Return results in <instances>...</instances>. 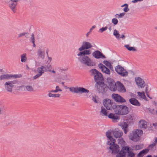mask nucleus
Masks as SVG:
<instances>
[{"mask_svg":"<svg viewBox=\"0 0 157 157\" xmlns=\"http://www.w3.org/2000/svg\"><path fill=\"white\" fill-rule=\"evenodd\" d=\"M108 29L107 27L106 26L105 27H102L101 29H100L99 30V31L101 33H102L104 31Z\"/></svg>","mask_w":157,"mask_h":157,"instance_id":"obj_48","label":"nucleus"},{"mask_svg":"<svg viewBox=\"0 0 157 157\" xmlns=\"http://www.w3.org/2000/svg\"><path fill=\"white\" fill-rule=\"evenodd\" d=\"M113 34L117 38H118V31L116 29H115L114 31Z\"/></svg>","mask_w":157,"mask_h":157,"instance_id":"obj_51","label":"nucleus"},{"mask_svg":"<svg viewBox=\"0 0 157 157\" xmlns=\"http://www.w3.org/2000/svg\"><path fill=\"white\" fill-rule=\"evenodd\" d=\"M93 46L90 43L85 41H83L81 47L79 48L78 50L80 51H82L85 49H88L92 47Z\"/></svg>","mask_w":157,"mask_h":157,"instance_id":"obj_12","label":"nucleus"},{"mask_svg":"<svg viewBox=\"0 0 157 157\" xmlns=\"http://www.w3.org/2000/svg\"><path fill=\"white\" fill-rule=\"evenodd\" d=\"M23 36H25L26 38L29 37V33L28 32H24L20 33L18 35L19 38Z\"/></svg>","mask_w":157,"mask_h":157,"instance_id":"obj_30","label":"nucleus"},{"mask_svg":"<svg viewBox=\"0 0 157 157\" xmlns=\"http://www.w3.org/2000/svg\"><path fill=\"white\" fill-rule=\"evenodd\" d=\"M101 110L100 112V114L103 115L104 116H107V113L106 110L103 107H101Z\"/></svg>","mask_w":157,"mask_h":157,"instance_id":"obj_27","label":"nucleus"},{"mask_svg":"<svg viewBox=\"0 0 157 157\" xmlns=\"http://www.w3.org/2000/svg\"><path fill=\"white\" fill-rule=\"evenodd\" d=\"M127 152L128 153V155L130 157H133L135 156V154L132 151H128Z\"/></svg>","mask_w":157,"mask_h":157,"instance_id":"obj_47","label":"nucleus"},{"mask_svg":"<svg viewBox=\"0 0 157 157\" xmlns=\"http://www.w3.org/2000/svg\"><path fill=\"white\" fill-rule=\"evenodd\" d=\"M105 82L108 89H109L111 91H115L117 90V87L116 84H118V81L116 83L112 78L108 77L107 78Z\"/></svg>","mask_w":157,"mask_h":157,"instance_id":"obj_5","label":"nucleus"},{"mask_svg":"<svg viewBox=\"0 0 157 157\" xmlns=\"http://www.w3.org/2000/svg\"><path fill=\"white\" fill-rule=\"evenodd\" d=\"M31 40L33 44V47H35L36 46V44L35 43V37H34V35L33 33H32L31 35Z\"/></svg>","mask_w":157,"mask_h":157,"instance_id":"obj_36","label":"nucleus"},{"mask_svg":"<svg viewBox=\"0 0 157 157\" xmlns=\"http://www.w3.org/2000/svg\"><path fill=\"white\" fill-rule=\"evenodd\" d=\"M118 115H125L128 112V108L124 105H118Z\"/></svg>","mask_w":157,"mask_h":157,"instance_id":"obj_10","label":"nucleus"},{"mask_svg":"<svg viewBox=\"0 0 157 157\" xmlns=\"http://www.w3.org/2000/svg\"><path fill=\"white\" fill-rule=\"evenodd\" d=\"M96 27V26L94 25V26H92V27L90 29V31H89L86 34V37H88V36H89V34L90 33L92 32V31L93 29H94L95 28V27Z\"/></svg>","mask_w":157,"mask_h":157,"instance_id":"obj_46","label":"nucleus"},{"mask_svg":"<svg viewBox=\"0 0 157 157\" xmlns=\"http://www.w3.org/2000/svg\"><path fill=\"white\" fill-rule=\"evenodd\" d=\"M139 127L141 128L146 129L147 127V122L143 120H141L139 121Z\"/></svg>","mask_w":157,"mask_h":157,"instance_id":"obj_22","label":"nucleus"},{"mask_svg":"<svg viewBox=\"0 0 157 157\" xmlns=\"http://www.w3.org/2000/svg\"><path fill=\"white\" fill-rule=\"evenodd\" d=\"M98 67L103 73L108 75L110 74V70L102 63H100L98 64Z\"/></svg>","mask_w":157,"mask_h":157,"instance_id":"obj_17","label":"nucleus"},{"mask_svg":"<svg viewBox=\"0 0 157 157\" xmlns=\"http://www.w3.org/2000/svg\"><path fill=\"white\" fill-rule=\"evenodd\" d=\"M133 119V117L131 115H128V116H127L125 120L128 123H130L132 122Z\"/></svg>","mask_w":157,"mask_h":157,"instance_id":"obj_29","label":"nucleus"},{"mask_svg":"<svg viewBox=\"0 0 157 157\" xmlns=\"http://www.w3.org/2000/svg\"><path fill=\"white\" fill-rule=\"evenodd\" d=\"M143 155L142 153L141 152H140L138 155L137 157H142Z\"/></svg>","mask_w":157,"mask_h":157,"instance_id":"obj_60","label":"nucleus"},{"mask_svg":"<svg viewBox=\"0 0 157 157\" xmlns=\"http://www.w3.org/2000/svg\"><path fill=\"white\" fill-rule=\"evenodd\" d=\"M108 117L109 118L112 119L113 122H117L118 116H115V114L110 113L108 115Z\"/></svg>","mask_w":157,"mask_h":157,"instance_id":"obj_23","label":"nucleus"},{"mask_svg":"<svg viewBox=\"0 0 157 157\" xmlns=\"http://www.w3.org/2000/svg\"><path fill=\"white\" fill-rule=\"evenodd\" d=\"M89 73L90 76L93 77L96 83L98 81L104 80L102 74L96 69H92L90 70Z\"/></svg>","mask_w":157,"mask_h":157,"instance_id":"obj_2","label":"nucleus"},{"mask_svg":"<svg viewBox=\"0 0 157 157\" xmlns=\"http://www.w3.org/2000/svg\"><path fill=\"white\" fill-rule=\"evenodd\" d=\"M92 100L95 103H98V102L97 100H96V98L94 97H93Z\"/></svg>","mask_w":157,"mask_h":157,"instance_id":"obj_61","label":"nucleus"},{"mask_svg":"<svg viewBox=\"0 0 157 157\" xmlns=\"http://www.w3.org/2000/svg\"><path fill=\"white\" fill-rule=\"evenodd\" d=\"M56 88L58 90H59V91H62V90L58 86H56Z\"/></svg>","mask_w":157,"mask_h":157,"instance_id":"obj_63","label":"nucleus"},{"mask_svg":"<svg viewBox=\"0 0 157 157\" xmlns=\"http://www.w3.org/2000/svg\"><path fill=\"white\" fill-rule=\"evenodd\" d=\"M92 56L95 58L97 59L105 58V55L98 50H96L93 52Z\"/></svg>","mask_w":157,"mask_h":157,"instance_id":"obj_16","label":"nucleus"},{"mask_svg":"<svg viewBox=\"0 0 157 157\" xmlns=\"http://www.w3.org/2000/svg\"><path fill=\"white\" fill-rule=\"evenodd\" d=\"M122 149L126 151L127 152L130 150V147L128 146H123L122 147Z\"/></svg>","mask_w":157,"mask_h":157,"instance_id":"obj_45","label":"nucleus"},{"mask_svg":"<svg viewBox=\"0 0 157 157\" xmlns=\"http://www.w3.org/2000/svg\"><path fill=\"white\" fill-rule=\"evenodd\" d=\"M44 70L45 71H48L50 72L51 71V70H50V67H51V66L49 64L47 66H44Z\"/></svg>","mask_w":157,"mask_h":157,"instance_id":"obj_40","label":"nucleus"},{"mask_svg":"<svg viewBox=\"0 0 157 157\" xmlns=\"http://www.w3.org/2000/svg\"><path fill=\"white\" fill-rule=\"evenodd\" d=\"M133 148L134 150H137L141 149L142 147L140 145H136L134 146Z\"/></svg>","mask_w":157,"mask_h":157,"instance_id":"obj_42","label":"nucleus"},{"mask_svg":"<svg viewBox=\"0 0 157 157\" xmlns=\"http://www.w3.org/2000/svg\"><path fill=\"white\" fill-rule=\"evenodd\" d=\"M86 54L85 50L82 51H80L77 54V56H79V57H82L84 56H86Z\"/></svg>","mask_w":157,"mask_h":157,"instance_id":"obj_34","label":"nucleus"},{"mask_svg":"<svg viewBox=\"0 0 157 157\" xmlns=\"http://www.w3.org/2000/svg\"><path fill=\"white\" fill-rule=\"evenodd\" d=\"M122 7L125 6L124 8L123 9V11L124 12H128L129 10V9L128 8V5L127 4H125L121 6Z\"/></svg>","mask_w":157,"mask_h":157,"instance_id":"obj_35","label":"nucleus"},{"mask_svg":"<svg viewBox=\"0 0 157 157\" xmlns=\"http://www.w3.org/2000/svg\"><path fill=\"white\" fill-rule=\"evenodd\" d=\"M26 90L30 92H33L34 89L33 87L30 85H27L25 86Z\"/></svg>","mask_w":157,"mask_h":157,"instance_id":"obj_31","label":"nucleus"},{"mask_svg":"<svg viewBox=\"0 0 157 157\" xmlns=\"http://www.w3.org/2000/svg\"><path fill=\"white\" fill-rule=\"evenodd\" d=\"M95 87L96 90L99 93H104L107 92L108 90L107 86L105 83L104 80L98 81L96 83Z\"/></svg>","mask_w":157,"mask_h":157,"instance_id":"obj_4","label":"nucleus"},{"mask_svg":"<svg viewBox=\"0 0 157 157\" xmlns=\"http://www.w3.org/2000/svg\"><path fill=\"white\" fill-rule=\"evenodd\" d=\"M118 63V75L122 77H126L128 75V73L124 67Z\"/></svg>","mask_w":157,"mask_h":157,"instance_id":"obj_11","label":"nucleus"},{"mask_svg":"<svg viewBox=\"0 0 157 157\" xmlns=\"http://www.w3.org/2000/svg\"><path fill=\"white\" fill-rule=\"evenodd\" d=\"M137 94L140 99H144L145 101H148V100L145 96V92L144 91L142 92H137Z\"/></svg>","mask_w":157,"mask_h":157,"instance_id":"obj_21","label":"nucleus"},{"mask_svg":"<svg viewBox=\"0 0 157 157\" xmlns=\"http://www.w3.org/2000/svg\"><path fill=\"white\" fill-rule=\"evenodd\" d=\"M125 142L122 138H118V145L120 144L121 147L124 146L125 145ZM119 148V145H118V148Z\"/></svg>","mask_w":157,"mask_h":157,"instance_id":"obj_28","label":"nucleus"},{"mask_svg":"<svg viewBox=\"0 0 157 157\" xmlns=\"http://www.w3.org/2000/svg\"><path fill=\"white\" fill-rule=\"evenodd\" d=\"M86 55H90L91 53V51L90 50H88L87 49L85 50Z\"/></svg>","mask_w":157,"mask_h":157,"instance_id":"obj_53","label":"nucleus"},{"mask_svg":"<svg viewBox=\"0 0 157 157\" xmlns=\"http://www.w3.org/2000/svg\"><path fill=\"white\" fill-rule=\"evenodd\" d=\"M125 14V12H123L122 13H121L119 14V15H118V17H119L121 18L123 16H124Z\"/></svg>","mask_w":157,"mask_h":157,"instance_id":"obj_57","label":"nucleus"},{"mask_svg":"<svg viewBox=\"0 0 157 157\" xmlns=\"http://www.w3.org/2000/svg\"><path fill=\"white\" fill-rule=\"evenodd\" d=\"M125 34L124 33L121 35H120L118 33V40H124L125 38Z\"/></svg>","mask_w":157,"mask_h":157,"instance_id":"obj_38","label":"nucleus"},{"mask_svg":"<svg viewBox=\"0 0 157 157\" xmlns=\"http://www.w3.org/2000/svg\"><path fill=\"white\" fill-rule=\"evenodd\" d=\"M147 88H146L145 90V93H146L147 97H148L149 98H150L151 99H152V98L151 97H150L149 95V94L148 93V92H147Z\"/></svg>","mask_w":157,"mask_h":157,"instance_id":"obj_55","label":"nucleus"},{"mask_svg":"<svg viewBox=\"0 0 157 157\" xmlns=\"http://www.w3.org/2000/svg\"><path fill=\"white\" fill-rule=\"evenodd\" d=\"M5 121L6 124L8 125L12 123L13 120L12 117H7L6 118Z\"/></svg>","mask_w":157,"mask_h":157,"instance_id":"obj_25","label":"nucleus"},{"mask_svg":"<svg viewBox=\"0 0 157 157\" xmlns=\"http://www.w3.org/2000/svg\"><path fill=\"white\" fill-rule=\"evenodd\" d=\"M126 100L121 96L118 95V102H125Z\"/></svg>","mask_w":157,"mask_h":157,"instance_id":"obj_39","label":"nucleus"},{"mask_svg":"<svg viewBox=\"0 0 157 157\" xmlns=\"http://www.w3.org/2000/svg\"><path fill=\"white\" fill-rule=\"evenodd\" d=\"M118 92L123 93H125L126 92V89L125 86L120 81H118Z\"/></svg>","mask_w":157,"mask_h":157,"instance_id":"obj_19","label":"nucleus"},{"mask_svg":"<svg viewBox=\"0 0 157 157\" xmlns=\"http://www.w3.org/2000/svg\"><path fill=\"white\" fill-rule=\"evenodd\" d=\"M143 0H132V2L133 3H135L138 2H141L143 1Z\"/></svg>","mask_w":157,"mask_h":157,"instance_id":"obj_59","label":"nucleus"},{"mask_svg":"<svg viewBox=\"0 0 157 157\" xmlns=\"http://www.w3.org/2000/svg\"><path fill=\"white\" fill-rule=\"evenodd\" d=\"M123 134V133L121 131H118V138H121Z\"/></svg>","mask_w":157,"mask_h":157,"instance_id":"obj_54","label":"nucleus"},{"mask_svg":"<svg viewBox=\"0 0 157 157\" xmlns=\"http://www.w3.org/2000/svg\"><path fill=\"white\" fill-rule=\"evenodd\" d=\"M103 63L106 65L107 67L111 66V64L109 61L106 60H104L103 62Z\"/></svg>","mask_w":157,"mask_h":157,"instance_id":"obj_44","label":"nucleus"},{"mask_svg":"<svg viewBox=\"0 0 157 157\" xmlns=\"http://www.w3.org/2000/svg\"><path fill=\"white\" fill-rule=\"evenodd\" d=\"M59 90H58L56 89V90H52L50 91V93H57L58 91H59Z\"/></svg>","mask_w":157,"mask_h":157,"instance_id":"obj_56","label":"nucleus"},{"mask_svg":"<svg viewBox=\"0 0 157 157\" xmlns=\"http://www.w3.org/2000/svg\"><path fill=\"white\" fill-rule=\"evenodd\" d=\"M107 137L106 144L109 147H107V149L109 150V152H111L112 156L118 157V144H116L115 138H118V129L108 130L105 133Z\"/></svg>","mask_w":157,"mask_h":157,"instance_id":"obj_1","label":"nucleus"},{"mask_svg":"<svg viewBox=\"0 0 157 157\" xmlns=\"http://www.w3.org/2000/svg\"><path fill=\"white\" fill-rule=\"evenodd\" d=\"M143 131L141 130L136 129L132 131L129 135V139L134 142H137L140 140V137L142 134Z\"/></svg>","mask_w":157,"mask_h":157,"instance_id":"obj_3","label":"nucleus"},{"mask_svg":"<svg viewBox=\"0 0 157 157\" xmlns=\"http://www.w3.org/2000/svg\"><path fill=\"white\" fill-rule=\"evenodd\" d=\"M18 77L19 76L17 75L3 74L0 76V81L3 80H8L12 78H16Z\"/></svg>","mask_w":157,"mask_h":157,"instance_id":"obj_14","label":"nucleus"},{"mask_svg":"<svg viewBox=\"0 0 157 157\" xmlns=\"http://www.w3.org/2000/svg\"><path fill=\"white\" fill-rule=\"evenodd\" d=\"M17 82V81L16 80L6 82L4 84L5 89L8 92H12L13 91L12 88L14 86V85L16 84Z\"/></svg>","mask_w":157,"mask_h":157,"instance_id":"obj_9","label":"nucleus"},{"mask_svg":"<svg viewBox=\"0 0 157 157\" xmlns=\"http://www.w3.org/2000/svg\"><path fill=\"white\" fill-rule=\"evenodd\" d=\"M153 143L155 144V146L157 144V138H155V140L153 142Z\"/></svg>","mask_w":157,"mask_h":157,"instance_id":"obj_62","label":"nucleus"},{"mask_svg":"<svg viewBox=\"0 0 157 157\" xmlns=\"http://www.w3.org/2000/svg\"><path fill=\"white\" fill-rule=\"evenodd\" d=\"M118 151V157H125V153L124 151H121L119 153Z\"/></svg>","mask_w":157,"mask_h":157,"instance_id":"obj_37","label":"nucleus"},{"mask_svg":"<svg viewBox=\"0 0 157 157\" xmlns=\"http://www.w3.org/2000/svg\"><path fill=\"white\" fill-rule=\"evenodd\" d=\"M37 54L38 58L43 59L45 57V52L42 51L41 48H39L37 51Z\"/></svg>","mask_w":157,"mask_h":157,"instance_id":"obj_20","label":"nucleus"},{"mask_svg":"<svg viewBox=\"0 0 157 157\" xmlns=\"http://www.w3.org/2000/svg\"><path fill=\"white\" fill-rule=\"evenodd\" d=\"M119 125L121 126L122 128L124 130V133L125 134H126L128 132V131L126 129L128 126L126 122H123L120 123L119 124Z\"/></svg>","mask_w":157,"mask_h":157,"instance_id":"obj_24","label":"nucleus"},{"mask_svg":"<svg viewBox=\"0 0 157 157\" xmlns=\"http://www.w3.org/2000/svg\"><path fill=\"white\" fill-rule=\"evenodd\" d=\"M103 104L104 106L108 110H114L117 107L116 104L109 99H105L103 102Z\"/></svg>","mask_w":157,"mask_h":157,"instance_id":"obj_8","label":"nucleus"},{"mask_svg":"<svg viewBox=\"0 0 157 157\" xmlns=\"http://www.w3.org/2000/svg\"><path fill=\"white\" fill-rule=\"evenodd\" d=\"M67 88L71 92L76 94H82L83 93H88L89 92V91L88 90L82 87H67Z\"/></svg>","mask_w":157,"mask_h":157,"instance_id":"obj_7","label":"nucleus"},{"mask_svg":"<svg viewBox=\"0 0 157 157\" xmlns=\"http://www.w3.org/2000/svg\"><path fill=\"white\" fill-rule=\"evenodd\" d=\"M130 103L135 106H140V103L138 100L134 98H132L129 100Z\"/></svg>","mask_w":157,"mask_h":157,"instance_id":"obj_18","label":"nucleus"},{"mask_svg":"<svg viewBox=\"0 0 157 157\" xmlns=\"http://www.w3.org/2000/svg\"><path fill=\"white\" fill-rule=\"evenodd\" d=\"M44 68V66H42L40 67H38L36 71L38 74L33 77V78L34 79H35L38 78L42 75L45 72Z\"/></svg>","mask_w":157,"mask_h":157,"instance_id":"obj_15","label":"nucleus"},{"mask_svg":"<svg viewBox=\"0 0 157 157\" xmlns=\"http://www.w3.org/2000/svg\"><path fill=\"white\" fill-rule=\"evenodd\" d=\"M48 96L50 97L59 98L60 96V94H53L49 93L48 94Z\"/></svg>","mask_w":157,"mask_h":157,"instance_id":"obj_33","label":"nucleus"},{"mask_svg":"<svg viewBox=\"0 0 157 157\" xmlns=\"http://www.w3.org/2000/svg\"><path fill=\"white\" fill-rule=\"evenodd\" d=\"M5 109L3 106H0V115L4 112Z\"/></svg>","mask_w":157,"mask_h":157,"instance_id":"obj_49","label":"nucleus"},{"mask_svg":"<svg viewBox=\"0 0 157 157\" xmlns=\"http://www.w3.org/2000/svg\"><path fill=\"white\" fill-rule=\"evenodd\" d=\"M149 112L152 114L155 115V111L154 109L148 108Z\"/></svg>","mask_w":157,"mask_h":157,"instance_id":"obj_43","label":"nucleus"},{"mask_svg":"<svg viewBox=\"0 0 157 157\" xmlns=\"http://www.w3.org/2000/svg\"><path fill=\"white\" fill-rule=\"evenodd\" d=\"M112 22L115 25L117 24L118 20L116 18H113L112 20Z\"/></svg>","mask_w":157,"mask_h":157,"instance_id":"obj_50","label":"nucleus"},{"mask_svg":"<svg viewBox=\"0 0 157 157\" xmlns=\"http://www.w3.org/2000/svg\"><path fill=\"white\" fill-rule=\"evenodd\" d=\"M149 149H145L141 151L143 155L144 154L147 153L149 151Z\"/></svg>","mask_w":157,"mask_h":157,"instance_id":"obj_52","label":"nucleus"},{"mask_svg":"<svg viewBox=\"0 0 157 157\" xmlns=\"http://www.w3.org/2000/svg\"><path fill=\"white\" fill-rule=\"evenodd\" d=\"M21 61L22 62H25L27 59L26 54L24 53L21 55Z\"/></svg>","mask_w":157,"mask_h":157,"instance_id":"obj_32","label":"nucleus"},{"mask_svg":"<svg viewBox=\"0 0 157 157\" xmlns=\"http://www.w3.org/2000/svg\"><path fill=\"white\" fill-rule=\"evenodd\" d=\"M135 81L136 83L140 88H143L145 86V82L142 78L140 77H136L135 78Z\"/></svg>","mask_w":157,"mask_h":157,"instance_id":"obj_13","label":"nucleus"},{"mask_svg":"<svg viewBox=\"0 0 157 157\" xmlns=\"http://www.w3.org/2000/svg\"><path fill=\"white\" fill-rule=\"evenodd\" d=\"M124 46L129 51H137V50L135 47H130L128 44L125 45Z\"/></svg>","mask_w":157,"mask_h":157,"instance_id":"obj_26","label":"nucleus"},{"mask_svg":"<svg viewBox=\"0 0 157 157\" xmlns=\"http://www.w3.org/2000/svg\"><path fill=\"white\" fill-rule=\"evenodd\" d=\"M78 60L82 64L88 66H94L95 65V63L93 62L89 57L87 56L78 57Z\"/></svg>","mask_w":157,"mask_h":157,"instance_id":"obj_6","label":"nucleus"},{"mask_svg":"<svg viewBox=\"0 0 157 157\" xmlns=\"http://www.w3.org/2000/svg\"><path fill=\"white\" fill-rule=\"evenodd\" d=\"M153 125L155 126V128L157 129V123H153Z\"/></svg>","mask_w":157,"mask_h":157,"instance_id":"obj_64","label":"nucleus"},{"mask_svg":"<svg viewBox=\"0 0 157 157\" xmlns=\"http://www.w3.org/2000/svg\"><path fill=\"white\" fill-rule=\"evenodd\" d=\"M112 97L114 99L115 101L118 102V94H113L112 95Z\"/></svg>","mask_w":157,"mask_h":157,"instance_id":"obj_41","label":"nucleus"},{"mask_svg":"<svg viewBox=\"0 0 157 157\" xmlns=\"http://www.w3.org/2000/svg\"><path fill=\"white\" fill-rule=\"evenodd\" d=\"M155 146V144L152 143V144H151L149 145V147L150 148H152Z\"/></svg>","mask_w":157,"mask_h":157,"instance_id":"obj_58","label":"nucleus"}]
</instances>
